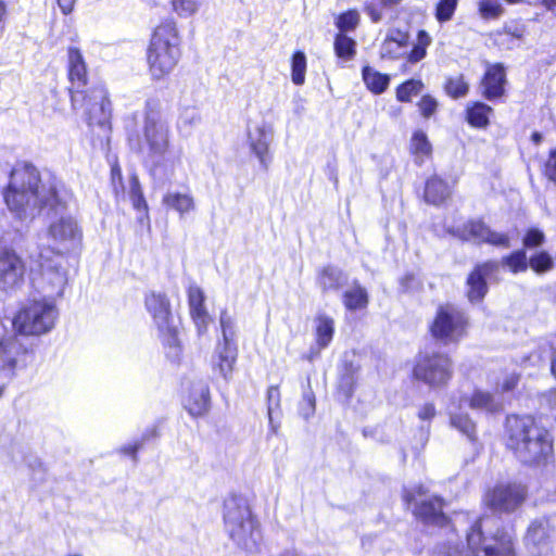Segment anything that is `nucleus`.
<instances>
[{
    "mask_svg": "<svg viewBox=\"0 0 556 556\" xmlns=\"http://www.w3.org/2000/svg\"><path fill=\"white\" fill-rule=\"evenodd\" d=\"M417 105L425 118L431 117L438 110V101L430 94L422 96Z\"/></svg>",
    "mask_w": 556,
    "mask_h": 556,
    "instance_id": "obj_52",
    "label": "nucleus"
},
{
    "mask_svg": "<svg viewBox=\"0 0 556 556\" xmlns=\"http://www.w3.org/2000/svg\"><path fill=\"white\" fill-rule=\"evenodd\" d=\"M498 264L500 266L503 265L504 267H507L513 274L526 271L529 266L527 253L522 249L504 256Z\"/></svg>",
    "mask_w": 556,
    "mask_h": 556,
    "instance_id": "obj_37",
    "label": "nucleus"
},
{
    "mask_svg": "<svg viewBox=\"0 0 556 556\" xmlns=\"http://www.w3.org/2000/svg\"><path fill=\"white\" fill-rule=\"evenodd\" d=\"M306 56L304 52L296 51L291 61V79L294 85L301 86L305 81Z\"/></svg>",
    "mask_w": 556,
    "mask_h": 556,
    "instance_id": "obj_40",
    "label": "nucleus"
},
{
    "mask_svg": "<svg viewBox=\"0 0 556 556\" xmlns=\"http://www.w3.org/2000/svg\"><path fill=\"white\" fill-rule=\"evenodd\" d=\"M204 0H172L174 12L180 17H190L198 13Z\"/></svg>",
    "mask_w": 556,
    "mask_h": 556,
    "instance_id": "obj_43",
    "label": "nucleus"
},
{
    "mask_svg": "<svg viewBox=\"0 0 556 556\" xmlns=\"http://www.w3.org/2000/svg\"><path fill=\"white\" fill-rule=\"evenodd\" d=\"M58 318L59 309L53 299L34 296L21 304L12 326L23 336H42L55 327Z\"/></svg>",
    "mask_w": 556,
    "mask_h": 556,
    "instance_id": "obj_6",
    "label": "nucleus"
},
{
    "mask_svg": "<svg viewBox=\"0 0 556 556\" xmlns=\"http://www.w3.org/2000/svg\"><path fill=\"white\" fill-rule=\"evenodd\" d=\"M359 23V13L356 10H349L337 17L336 25L343 34L356 28Z\"/></svg>",
    "mask_w": 556,
    "mask_h": 556,
    "instance_id": "obj_48",
    "label": "nucleus"
},
{
    "mask_svg": "<svg viewBox=\"0 0 556 556\" xmlns=\"http://www.w3.org/2000/svg\"><path fill=\"white\" fill-rule=\"evenodd\" d=\"M450 194V186L440 177L433 176L427 180L425 188V199L427 202L438 205L443 203Z\"/></svg>",
    "mask_w": 556,
    "mask_h": 556,
    "instance_id": "obj_28",
    "label": "nucleus"
},
{
    "mask_svg": "<svg viewBox=\"0 0 556 556\" xmlns=\"http://www.w3.org/2000/svg\"><path fill=\"white\" fill-rule=\"evenodd\" d=\"M67 58L71 98L73 106H76L87 83V68L79 49L71 47L67 51Z\"/></svg>",
    "mask_w": 556,
    "mask_h": 556,
    "instance_id": "obj_19",
    "label": "nucleus"
},
{
    "mask_svg": "<svg viewBox=\"0 0 556 556\" xmlns=\"http://www.w3.org/2000/svg\"><path fill=\"white\" fill-rule=\"evenodd\" d=\"M500 264L496 261H486L478 264L467 278V298L470 303L481 302L488 293V280H498Z\"/></svg>",
    "mask_w": 556,
    "mask_h": 556,
    "instance_id": "obj_15",
    "label": "nucleus"
},
{
    "mask_svg": "<svg viewBox=\"0 0 556 556\" xmlns=\"http://www.w3.org/2000/svg\"><path fill=\"white\" fill-rule=\"evenodd\" d=\"M140 446H141V443H139V442H136V443H132V444H127V445L122 447V452L125 455H129L132 458H135L136 457V453L140 448Z\"/></svg>",
    "mask_w": 556,
    "mask_h": 556,
    "instance_id": "obj_60",
    "label": "nucleus"
},
{
    "mask_svg": "<svg viewBox=\"0 0 556 556\" xmlns=\"http://www.w3.org/2000/svg\"><path fill=\"white\" fill-rule=\"evenodd\" d=\"M403 498L407 503V505H410L413 502L416 501V495L412 490L405 488Z\"/></svg>",
    "mask_w": 556,
    "mask_h": 556,
    "instance_id": "obj_61",
    "label": "nucleus"
},
{
    "mask_svg": "<svg viewBox=\"0 0 556 556\" xmlns=\"http://www.w3.org/2000/svg\"><path fill=\"white\" fill-rule=\"evenodd\" d=\"M58 4L62 11L63 14L67 15L70 14L75 5L76 0H56Z\"/></svg>",
    "mask_w": 556,
    "mask_h": 556,
    "instance_id": "obj_59",
    "label": "nucleus"
},
{
    "mask_svg": "<svg viewBox=\"0 0 556 556\" xmlns=\"http://www.w3.org/2000/svg\"><path fill=\"white\" fill-rule=\"evenodd\" d=\"M86 102L89 125H98L105 134L110 131L111 102L103 87L93 88L89 94L83 96Z\"/></svg>",
    "mask_w": 556,
    "mask_h": 556,
    "instance_id": "obj_16",
    "label": "nucleus"
},
{
    "mask_svg": "<svg viewBox=\"0 0 556 556\" xmlns=\"http://www.w3.org/2000/svg\"><path fill=\"white\" fill-rule=\"evenodd\" d=\"M542 3L548 9L556 8V0H542Z\"/></svg>",
    "mask_w": 556,
    "mask_h": 556,
    "instance_id": "obj_62",
    "label": "nucleus"
},
{
    "mask_svg": "<svg viewBox=\"0 0 556 556\" xmlns=\"http://www.w3.org/2000/svg\"><path fill=\"white\" fill-rule=\"evenodd\" d=\"M527 489L520 483H500L484 495V503L494 511L510 513L521 506Z\"/></svg>",
    "mask_w": 556,
    "mask_h": 556,
    "instance_id": "obj_13",
    "label": "nucleus"
},
{
    "mask_svg": "<svg viewBox=\"0 0 556 556\" xmlns=\"http://www.w3.org/2000/svg\"><path fill=\"white\" fill-rule=\"evenodd\" d=\"M468 316L454 305H443L430 325L432 337L444 344L458 343L467 334Z\"/></svg>",
    "mask_w": 556,
    "mask_h": 556,
    "instance_id": "obj_11",
    "label": "nucleus"
},
{
    "mask_svg": "<svg viewBox=\"0 0 556 556\" xmlns=\"http://www.w3.org/2000/svg\"><path fill=\"white\" fill-rule=\"evenodd\" d=\"M356 42L351 37L340 33L334 39V51L338 58L351 60L355 55Z\"/></svg>",
    "mask_w": 556,
    "mask_h": 556,
    "instance_id": "obj_38",
    "label": "nucleus"
},
{
    "mask_svg": "<svg viewBox=\"0 0 556 556\" xmlns=\"http://www.w3.org/2000/svg\"><path fill=\"white\" fill-rule=\"evenodd\" d=\"M410 151L420 162H422L425 157L431 155L432 146L424 131L416 130L413 134L410 139Z\"/></svg>",
    "mask_w": 556,
    "mask_h": 556,
    "instance_id": "obj_35",
    "label": "nucleus"
},
{
    "mask_svg": "<svg viewBox=\"0 0 556 556\" xmlns=\"http://www.w3.org/2000/svg\"><path fill=\"white\" fill-rule=\"evenodd\" d=\"M493 110L483 102H473L466 109V121L475 128H486Z\"/></svg>",
    "mask_w": 556,
    "mask_h": 556,
    "instance_id": "obj_30",
    "label": "nucleus"
},
{
    "mask_svg": "<svg viewBox=\"0 0 556 556\" xmlns=\"http://www.w3.org/2000/svg\"><path fill=\"white\" fill-rule=\"evenodd\" d=\"M466 406L475 410L496 413L502 408V404L491 393L482 390H475L471 395H462L457 402L452 401L448 407L451 426L469 441L475 442L477 439V427L469 415L463 412V408Z\"/></svg>",
    "mask_w": 556,
    "mask_h": 556,
    "instance_id": "obj_9",
    "label": "nucleus"
},
{
    "mask_svg": "<svg viewBox=\"0 0 556 556\" xmlns=\"http://www.w3.org/2000/svg\"><path fill=\"white\" fill-rule=\"evenodd\" d=\"M406 35H402L400 39L388 36L381 47V56L396 59L400 56V50L406 45Z\"/></svg>",
    "mask_w": 556,
    "mask_h": 556,
    "instance_id": "obj_44",
    "label": "nucleus"
},
{
    "mask_svg": "<svg viewBox=\"0 0 556 556\" xmlns=\"http://www.w3.org/2000/svg\"><path fill=\"white\" fill-rule=\"evenodd\" d=\"M342 302L348 311L365 309L369 302L367 290L358 283H355L342 294Z\"/></svg>",
    "mask_w": 556,
    "mask_h": 556,
    "instance_id": "obj_29",
    "label": "nucleus"
},
{
    "mask_svg": "<svg viewBox=\"0 0 556 556\" xmlns=\"http://www.w3.org/2000/svg\"><path fill=\"white\" fill-rule=\"evenodd\" d=\"M518 380H519L518 375H516L514 372L509 374L504 378L503 382L500 384V388L503 392H508L517 386Z\"/></svg>",
    "mask_w": 556,
    "mask_h": 556,
    "instance_id": "obj_56",
    "label": "nucleus"
},
{
    "mask_svg": "<svg viewBox=\"0 0 556 556\" xmlns=\"http://www.w3.org/2000/svg\"><path fill=\"white\" fill-rule=\"evenodd\" d=\"M280 406V391L276 386H271L267 390V415L269 419V426L273 433L277 432V426L274 424L273 414L276 408Z\"/></svg>",
    "mask_w": 556,
    "mask_h": 556,
    "instance_id": "obj_47",
    "label": "nucleus"
},
{
    "mask_svg": "<svg viewBox=\"0 0 556 556\" xmlns=\"http://www.w3.org/2000/svg\"><path fill=\"white\" fill-rule=\"evenodd\" d=\"M424 84L419 79H408L396 88V100L400 102H410L413 96L421 92Z\"/></svg>",
    "mask_w": 556,
    "mask_h": 556,
    "instance_id": "obj_41",
    "label": "nucleus"
},
{
    "mask_svg": "<svg viewBox=\"0 0 556 556\" xmlns=\"http://www.w3.org/2000/svg\"><path fill=\"white\" fill-rule=\"evenodd\" d=\"M184 406L193 417H200L207 413L210 408V388L204 381H197L184 400Z\"/></svg>",
    "mask_w": 556,
    "mask_h": 556,
    "instance_id": "obj_23",
    "label": "nucleus"
},
{
    "mask_svg": "<svg viewBox=\"0 0 556 556\" xmlns=\"http://www.w3.org/2000/svg\"><path fill=\"white\" fill-rule=\"evenodd\" d=\"M362 76L368 90L375 94H381L389 87L390 76L382 74L370 66L363 67Z\"/></svg>",
    "mask_w": 556,
    "mask_h": 556,
    "instance_id": "obj_32",
    "label": "nucleus"
},
{
    "mask_svg": "<svg viewBox=\"0 0 556 556\" xmlns=\"http://www.w3.org/2000/svg\"><path fill=\"white\" fill-rule=\"evenodd\" d=\"M162 203L167 208L177 212L180 217H184L195 208L194 199L188 192L168 191L164 194Z\"/></svg>",
    "mask_w": 556,
    "mask_h": 556,
    "instance_id": "obj_27",
    "label": "nucleus"
},
{
    "mask_svg": "<svg viewBox=\"0 0 556 556\" xmlns=\"http://www.w3.org/2000/svg\"><path fill=\"white\" fill-rule=\"evenodd\" d=\"M181 58V37L177 24L166 20L152 33L148 49L147 63L152 80H163L169 76Z\"/></svg>",
    "mask_w": 556,
    "mask_h": 556,
    "instance_id": "obj_4",
    "label": "nucleus"
},
{
    "mask_svg": "<svg viewBox=\"0 0 556 556\" xmlns=\"http://www.w3.org/2000/svg\"><path fill=\"white\" fill-rule=\"evenodd\" d=\"M494 522V518L483 517L471 526L467 544L473 556H515L511 535L500 529L490 531Z\"/></svg>",
    "mask_w": 556,
    "mask_h": 556,
    "instance_id": "obj_7",
    "label": "nucleus"
},
{
    "mask_svg": "<svg viewBox=\"0 0 556 556\" xmlns=\"http://www.w3.org/2000/svg\"><path fill=\"white\" fill-rule=\"evenodd\" d=\"M458 0H440L435 9V18L440 23L450 21L457 8Z\"/></svg>",
    "mask_w": 556,
    "mask_h": 556,
    "instance_id": "obj_50",
    "label": "nucleus"
},
{
    "mask_svg": "<svg viewBox=\"0 0 556 556\" xmlns=\"http://www.w3.org/2000/svg\"><path fill=\"white\" fill-rule=\"evenodd\" d=\"M300 415L304 419H308L315 413V395L311 390L304 391L299 407Z\"/></svg>",
    "mask_w": 556,
    "mask_h": 556,
    "instance_id": "obj_51",
    "label": "nucleus"
},
{
    "mask_svg": "<svg viewBox=\"0 0 556 556\" xmlns=\"http://www.w3.org/2000/svg\"><path fill=\"white\" fill-rule=\"evenodd\" d=\"M435 416V407L431 403L425 404L422 407L418 410V417L421 420H430Z\"/></svg>",
    "mask_w": 556,
    "mask_h": 556,
    "instance_id": "obj_57",
    "label": "nucleus"
},
{
    "mask_svg": "<svg viewBox=\"0 0 556 556\" xmlns=\"http://www.w3.org/2000/svg\"><path fill=\"white\" fill-rule=\"evenodd\" d=\"M479 12L485 20L497 18L503 14L504 8L498 0H480Z\"/></svg>",
    "mask_w": 556,
    "mask_h": 556,
    "instance_id": "obj_49",
    "label": "nucleus"
},
{
    "mask_svg": "<svg viewBox=\"0 0 556 556\" xmlns=\"http://www.w3.org/2000/svg\"><path fill=\"white\" fill-rule=\"evenodd\" d=\"M532 140L534 143H540L542 140V135L540 132H533L532 134Z\"/></svg>",
    "mask_w": 556,
    "mask_h": 556,
    "instance_id": "obj_63",
    "label": "nucleus"
},
{
    "mask_svg": "<svg viewBox=\"0 0 556 556\" xmlns=\"http://www.w3.org/2000/svg\"><path fill=\"white\" fill-rule=\"evenodd\" d=\"M25 266L12 250H0V291L9 292L18 288L24 279Z\"/></svg>",
    "mask_w": 556,
    "mask_h": 556,
    "instance_id": "obj_17",
    "label": "nucleus"
},
{
    "mask_svg": "<svg viewBox=\"0 0 556 556\" xmlns=\"http://www.w3.org/2000/svg\"><path fill=\"white\" fill-rule=\"evenodd\" d=\"M452 233L462 240L478 244L486 243L504 249L510 247V238L507 233L491 229L482 220H468L463 226L452 229Z\"/></svg>",
    "mask_w": 556,
    "mask_h": 556,
    "instance_id": "obj_14",
    "label": "nucleus"
},
{
    "mask_svg": "<svg viewBox=\"0 0 556 556\" xmlns=\"http://www.w3.org/2000/svg\"><path fill=\"white\" fill-rule=\"evenodd\" d=\"M552 530L548 520L538 519L528 528L525 541L530 553L534 556H549L553 551L551 541Z\"/></svg>",
    "mask_w": 556,
    "mask_h": 556,
    "instance_id": "obj_18",
    "label": "nucleus"
},
{
    "mask_svg": "<svg viewBox=\"0 0 556 556\" xmlns=\"http://www.w3.org/2000/svg\"><path fill=\"white\" fill-rule=\"evenodd\" d=\"M544 240L545 236L543 231L538 228H531L526 232L522 241L526 248L531 249L542 245Z\"/></svg>",
    "mask_w": 556,
    "mask_h": 556,
    "instance_id": "obj_53",
    "label": "nucleus"
},
{
    "mask_svg": "<svg viewBox=\"0 0 556 556\" xmlns=\"http://www.w3.org/2000/svg\"><path fill=\"white\" fill-rule=\"evenodd\" d=\"M334 333V320L330 316L320 314L315 318V336L320 349L327 348Z\"/></svg>",
    "mask_w": 556,
    "mask_h": 556,
    "instance_id": "obj_31",
    "label": "nucleus"
},
{
    "mask_svg": "<svg viewBox=\"0 0 556 556\" xmlns=\"http://www.w3.org/2000/svg\"><path fill=\"white\" fill-rule=\"evenodd\" d=\"M205 296L202 289L197 285L188 288V302L192 320L199 334H204L207 330L210 316L204 306Z\"/></svg>",
    "mask_w": 556,
    "mask_h": 556,
    "instance_id": "obj_24",
    "label": "nucleus"
},
{
    "mask_svg": "<svg viewBox=\"0 0 556 556\" xmlns=\"http://www.w3.org/2000/svg\"><path fill=\"white\" fill-rule=\"evenodd\" d=\"M505 434L507 447L525 464H543L553 456L551 433L531 416H507Z\"/></svg>",
    "mask_w": 556,
    "mask_h": 556,
    "instance_id": "obj_3",
    "label": "nucleus"
},
{
    "mask_svg": "<svg viewBox=\"0 0 556 556\" xmlns=\"http://www.w3.org/2000/svg\"><path fill=\"white\" fill-rule=\"evenodd\" d=\"M223 518L225 530L237 547L248 553L260 551L263 542L261 523L244 497H227L224 502Z\"/></svg>",
    "mask_w": 556,
    "mask_h": 556,
    "instance_id": "obj_5",
    "label": "nucleus"
},
{
    "mask_svg": "<svg viewBox=\"0 0 556 556\" xmlns=\"http://www.w3.org/2000/svg\"><path fill=\"white\" fill-rule=\"evenodd\" d=\"M414 514L428 525L443 527L447 523V517L443 513V501L438 496L422 500L416 504Z\"/></svg>",
    "mask_w": 556,
    "mask_h": 556,
    "instance_id": "obj_25",
    "label": "nucleus"
},
{
    "mask_svg": "<svg viewBox=\"0 0 556 556\" xmlns=\"http://www.w3.org/2000/svg\"><path fill=\"white\" fill-rule=\"evenodd\" d=\"M201 119V114L198 108H184L181 109L177 121V128L181 134L188 135L192 131L193 128L200 125Z\"/></svg>",
    "mask_w": 556,
    "mask_h": 556,
    "instance_id": "obj_33",
    "label": "nucleus"
},
{
    "mask_svg": "<svg viewBox=\"0 0 556 556\" xmlns=\"http://www.w3.org/2000/svg\"><path fill=\"white\" fill-rule=\"evenodd\" d=\"M219 325L222 330V340L219 342L236 343V321L227 311L220 313Z\"/></svg>",
    "mask_w": 556,
    "mask_h": 556,
    "instance_id": "obj_42",
    "label": "nucleus"
},
{
    "mask_svg": "<svg viewBox=\"0 0 556 556\" xmlns=\"http://www.w3.org/2000/svg\"><path fill=\"white\" fill-rule=\"evenodd\" d=\"M528 262L529 266L539 274L548 271L554 266L552 256L545 251L533 254Z\"/></svg>",
    "mask_w": 556,
    "mask_h": 556,
    "instance_id": "obj_46",
    "label": "nucleus"
},
{
    "mask_svg": "<svg viewBox=\"0 0 556 556\" xmlns=\"http://www.w3.org/2000/svg\"><path fill=\"white\" fill-rule=\"evenodd\" d=\"M468 90H469V86L465 81L463 75L450 77L446 80L445 91L450 97H452L454 99L465 97L468 93Z\"/></svg>",
    "mask_w": 556,
    "mask_h": 556,
    "instance_id": "obj_45",
    "label": "nucleus"
},
{
    "mask_svg": "<svg viewBox=\"0 0 556 556\" xmlns=\"http://www.w3.org/2000/svg\"><path fill=\"white\" fill-rule=\"evenodd\" d=\"M40 273L33 277V285L42 298L54 301L63 295L67 283V270L63 266V258L60 255L50 257L49 250H40L38 254Z\"/></svg>",
    "mask_w": 556,
    "mask_h": 556,
    "instance_id": "obj_10",
    "label": "nucleus"
},
{
    "mask_svg": "<svg viewBox=\"0 0 556 556\" xmlns=\"http://www.w3.org/2000/svg\"><path fill=\"white\" fill-rule=\"evenodd\" d=\"M128 194L132 206L138 212H147L148 205L143 197L141 185L137 174L132 173L128 179Z\"/></svg>",
    "mask_w": 556,
    "mask_h": 556,
    "instance_id": "obj_36",
    "label": "nucleus"
},
{
    "mask_svg": "<svg viewBox=\"0 0 556 556\" xmlns=\"http://www.w3.org/2000/svg\"><path fill=\"white\" fill-rule=\"evenodd\" d=\"M141 122V137L128 130V141L144 153V164L154 184L164 187L176 177V170L181 165V153L175 151L170 142V130L161 111L153 102H147L144 113L134 114L132 123ZM127 129L130 125L127 124Z\"/></svg>",
    "mask_w": 556,
    "mask_h": 556,
    "instance_id": "obj_2",
    "label": "nucleus"
},
{
    "mask_svg": "<svg viewBox=\"0 0 556 556\" xmlns=\"http://www.w3.org/2000/svg\"><path fill=\"white\" fill-rule=\"evenodd\" d=\"M238 357L237 343L217 342L212 355V367L218 371L225 379L229 380L232 376L233 367Z\"/></svg>",
    "mask_w": 556,
    "mask_h": 556,
    "instance_id": "obj_22",
    "label": "nucleus"
},
{
    "mask_svg": "<svg viewBox=\"0 0 556 556\" xmlns=\"http://www.w3.org/2000/svg\"><path fill=\"white\" fill-rule=\"evenodd\" d=\"M414 377L432 388H440L451 380L453 365L444 353H420L414 366Z\"/></svg>",
    "mask_w": 556,
    "mask_h": 556,
    "instance_id": "obj_12",
    "label": "nucleus"
},
{
    "mask_svg": "<svg viewBox=\"0 0 556 556\" xmlns=\"http://www.w3.org/2000/svg\"><path fill=\"white\" fill-rule=\"evenodd\" d=\"M346 277L341 269L334 266H327L319 275V285L326 290H333L341 287Z\"/></svg>",
    "mask_w": 556,
    "mask_h": 556,
    "instance_id": "obj_34",
    "label": "nucleus"
},
{
    "mask_svg": "<svg viewBox=\"0 0 556 556\" xmlns=\"http://www.w3.org/2000/svg\"><path fill=\"white\" fill-rule=\"evenodd\" d=\"M366 12L375 23L379 22L382 17L381 11L378 10L374 3H370L366 7Z\"/></svg>",
    "mask_w": 556,
    "mask_h": 556,
    "instance_id": "obj_58",
    "label": "nucleus"
},
{
    "mask_svg": "<svg viewBox=\"0 0 556 556\" xmlns=\"http://www.w3.org/2000/svg\"><path fill=\"white\" fill-rule=\"evenodd\" d=\"M3 197L9 210L21 219L43 211L58 216L48 227L49 247L43 250L63 256L80 247L81 227L73 216L64 214L72 193L51 173L40 175L35 166L20 164L12 169Z\"/></svg>",
    "mask_w": 556,
    "mask_h": 556,
    "instance_id": "obj_1",
    "label": "nucleus"
},
{
    "mask_svg": "<svg viewBox=\"0 0 556 556\" xmlns=\"http://www.w3.org/2000/svg\"><path fill=\"white\" fill-rule=\"evenodd\" d=\"M418 494H419V495L424 494V488H422V486H419V488H418Z\"/></svg>",
    "mask_w": 556,
    "mask_h": 556,
    "instance_id": "obj_64",
    "label": "nucleus"
},
{
    "mask_svg": "<svg viewBox=\"0 0 556 556\" xmlns=\"http://www.w3.org/2000/svg\"><path fill=\"white\" fill-rule=\"evenodd\" d=\"M111 180L113 185V189L115 193L118 195L119 193H125V186L123 182L122 169L118 164H114L111 167Z\"/></svg>",
    "mask_w": 556,
    "mask_h": 556,
    "instance_id": "obj_54",
    "label": "nucleus"
},
{
    "mask_svg": "<svg viewBox=\"0 0 556 556\" xmlns=\"http://www.w3.org/2000/svg\"><path fill=\"white\" fill-rule=\"evenodd\" d=\"M144 304L159 330L167 357L172 362H178L182 350L168 298L164 293L150 292L146 295Z\"/></svg>",
    "mask_w": 556,
    "mask_h": 556,
    "instance_id": "obj_8",
    "label": "nucleus"
},
{
    "mask_svg": "<svg viewBox=\"0 0 556 556\" xmlns=\"http://www.w3.org/2000/svg\"><path fill=\"white\" fill-rule=\"evenodd\" d=\"M270 136L271 131L265 123L256 124L248 130L249 147L264 169L268 168L271 161L268 153Z\"/></svg>",
    "mask_w": 556,
    "mask_h": 556,
    "instance_id": "obj_21",
    "label": "nucleus"
},
{
    "mask_svg": "<svg viewBox=\"0 0 556 556\" xmlns=\"http://www.w3.org/2000/svg\"><path fill=\"white\" fill-rule=\"evenodd\" d=\"M505 81L506 75L503 65L495 64L490 66L481 81L483 97L488 100L502 97L504 94Z\"/></svg>",
    "mask_w": 556,
    "mask_h": 556,
    "instance_id": "obj_26",
    "label": "nucleus"
},
{
    "mask_svg": "<svg viewBox=\"0 0 556 556\" xmlns=\"http://www.w3.org/2000/svg\"><path fill=\"white\" fill-rule=\"evenodd\" d=\"M21 345L15 339L0 341V397L14 376Z\"/></svg>",
    "mask_w": 556,
    "mask_h": 556,
    "instance_id": "obj_20",
    "label": "nucleus"
},
{
    "mask_svg": "<svg viewBox=\"0 0 556 556\" xmlns=\"http://www.w3.org/2000/svg\"><path fill=\"white\" fill-rule=\"evenodd\" d=\"M431 43V37L426 30H419L417 34V43L413 47L407 55V61L417 63L421 61L427 54V48Z\"/></svg>",
    "mask_w": 556,
    "mask_h": 556,
    "instance_id": "obj_39",
    "label": "nucleus"
},
{
    "mask_svg": "<svg viewBox=\"0 0 556 556\" xmlns=\"http://www.w3.org/2000/svg\"><path fill=\"white\" fill-rule=\"evenodd\" d=\"M545 174L551 180L556 182V149L552 150L549 153V157L545 164Z\"/></svg>",
    "mask_w": 556,
    "mask_h": 556,
    "instance_id": "obj_55",
    "label": "nucleus"
}]
</instances>
